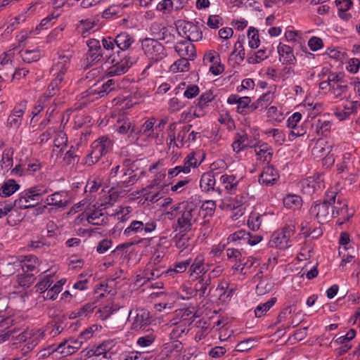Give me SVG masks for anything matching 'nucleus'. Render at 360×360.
<instances>
[{"mask_svg": "<svg viewBox=\"0 0 360 360\" xmlns=\"http://www.w3.org/2000/svg\"><path fill=\"white\" fill-rule=\"evenodd\" d=\"M156 228L157 223L154 219L133 220L124 230L123 235L129 238L143 232L149 233L155 231Z\"/></svg>", "mask_w": 360, "mask_h": 360, "instance_id": "nucleus-8", "label": "nucleus"}, {"mask_svg": "<svg viewBox=\"0 0 360 360\" xmlns=\"http://www.w3.org/2000/svg\"><path fill=\"white\" fill-rule=\"evenodd\" d=\"M129 318L132 320L131 328L135 330L142 329L150 323L149 311L144 309H136L134 311H130Z\"/></svg>", "mask_w": 360, "mask_h": 360, "instance_id": "nucleus-15", "label": "nucleus"}, {"mask_svg": "<svg viewBox=\"0 0 360 360\" xmlns=\"http://www.w3.org/2000/svg\"><path fill=\"white\" fill-rule=\"evenodd\" d=\"M172 210L179 211L177 224L179 229L184 231L191 230L194 225L205 222L200 213V203H195L193 200L174 205Z\"/></svg>", "mask_w": 360, "mask_h": 360, "instance_id": "nucleus-1", "label": "nucleus"}, {"mask_svg": "<svg viewBox=\"0 0 360 360\" xmlns=\"http://www.w3.org/2000/svg\"><path fill=\"white\" fill-rule=\"evenodd\" d=\"M210 282V277L207 278H203L195 284V290L199 292L200 297H204L207 294V288Z\"/></svg>", "mask_w": 360, "mask_h": 360, "instance_id": "nucleus-61", "label": "nucleus"}, {"mask_svg": "<svg viewBox=\"0 0 360 360\" xmlns=\"http://www.w3.org/2000/svg\"><path fill=\"white\" fill-rule=\"evenodd\" d=\"M331 126L332 124L330 121L319 119L316 124V132L318 134L325 135L330 131Z\"/></svg>", "mask_w": 360, "mask_h": 360, "instance_id": "nucleus-58", "label": "nucleus"}, {"mask_svg": "<svg viewBox=\"0 0 360 360\" xmlns=\"http://www.w3.org/2000/svg\"><path fill=\"white\" fill-rule=\"evenodd\" d=\"M20 186L13 179H8L4 182L0 188V196H10L18 191Z\"/></svg>", "mask_w": 360, "mask_h": 360, "instance_id": "nucleus-41", "label": "nucleus"}, {"mask_svg": "<svg viewBox=\"0 0 360 360\" xmlns=\"http://www.w3.org/2000/svg\"><path fill=\"white\" fill-rule=\"evenodd\" d=\"M226 252L229 260L235 262H241L243 261L242 253L239 250L229 248L226 250Z\"/></svg>", "mask_w": 360, "mask_h": 360, "instance_id": "nucleus-62", "label": "nucleus"}, {"mask_svg": "<svg viewBox=\"0 0 360 360\" xmlns=\"http://www.w3.org/2000/svg\"><path fill=\"white\" fill-rule=\"evenodd\" d=\"M335 193L326 191L324 200L322 202H315L309 209V214L317 219L319 223H325L333 218L331 213V205L334 202Z\"/></svg>", "mask_w": 360, "mask_h": 360, "instance_id": "nucleus-4", "label": "nucleus"}, {"mask_svg": "<svg viewBox=\"0 0 360 360\" xmlns=\"http://www.w3.org/2000/svg\"><path fill=\"white\" fill-rule=\"evenodd\" d=\"M117 131L120 134L126 135L130 143H135L138 141V127L129 119L119 120L117 125Z\"/></svg>", "mask_w": 360, "mask_h": 360, "instance_id": "nucleus-12", "label": "nucleus"}, {"mask_svg": "<svg viewBox=\"0 0 360 360\" xmlns=\"http://www.w3.org/2000/svg\"><path fill=\"white\" fill-rule=\"evenodd\" d=\"M249 46L252 49H257L259 46L258 30L253 27H250L248 31Z\"/></svg>", "mask_w": 360, "mask_h": 360, "instance_id": "nucleus-51", "label": "nucleus"}, {"mask_svg": "<svg viewBox=\"0 0 360 360\" xmlns=\"http://www.w3.org/2000/svg\"><path fill=\"white\" fill-rule=\"evenodd\" d=\"M327 191H333L335 193V202L331 205V213L333 217H336L340 215H345L347 211V203L342 195L338 192V188L333 187Z\"/></svg>", "mask_w": 360, "mask_h": 360, "instance_id": "nucleus-19", "label": "nucleus"}, {"mask_svg": "<svg viewBox=\"0 0 360 360\" xmlns=\"http://www.w3.org/2000/svg\"><path fill=\"white\" fill-rule=\"evenodd\" d=\"M13 150L11 148L3 151L1 166L3 169L8 170L13 166Z\"/></svg>", "mask_w": 360, "mask_h": 360, "instance_id": "nucleus-52", "label": "nucleus"}, {"mask_svg": "<svg viewBox=\"0 0 360 360\" xmlns=\"http://www.w3.org/2000/svg\"><path fill=\"white\" fill-rule=\"evenodd\" d=\"M220 182L229 194H233L237 191L239 180L236 175L226 174L221 176Z\"/></svg>", "mask_w": 360, "mask_h": 360, "instance_id": "nucleus-32", "label": "nucleus"}, {"mask_svg": "<svg viewBox=\"0 0 360 360\" xmlns=\"http://www.w3.org/2000/svg\"><path fill=\"white\" fill-rule=\"evenodd\" d=\"M96 302H89L83 305L80 308L76 309L70 314L71 319H75L77 317L86 318L91 314L96 309Z\"/></svg>", "mask_w": 360, "mask_h": 360, "instance_id": "nucleus-38", "label": "nucleus"}, {"mask_svg": "<svg viewBox=\"0 0 360 360\" xmlns=\"http://www.w3.org/2000/svg\"><path fill=\"white\" fill-rule=\"evenodd\" d=\"M266 216L267 215L266 214H259L256 212H252L248 220V225L249 228L253 231L258 230L261 226L263 218Z\"/></svg>", "mask_w": 360, "mask_h": 360, "instance_id": "nucleus-44", "label": "nucleus"}, {"mask_svg": "<svg viewBox=\"0 0 360 360\" xmlns=\"http://www.w3.org/2000/svg\"><path fill=\"white\" fill-rule=\"evenodd\" d=\"M21 207V197L15 200L13 207L11 209L0 202V217L10 212L8 221H13L15 224L20 223L22 221V216L20 214Z\"/></svg>", "mask_w": 360, "mask_h": 360, "instance_id": "nucleus-16", "label": "nucleus"}, {"mask_svg": "<svg viewBox=\"0 0 360 360\" xmlns=\"http://www.w3.org/2000/svg\"><path fill=\"white\" fill-rule=\"evenodd\" d=\"M189 271H191V275L193 274L197 275L200 274H204L208 271V269L206 268V265L205 264V258L203 255H198L195 257L191 265Z\"/></svg>", "mask_w": 360, "mask_h": 360, "instance_id": "nucleus-37", "label": "nucleus"}, {"mask_svg": "<svg viewBox=\"0 0 360 360\" xmlns=\"http://www.w3.org/2000/svg\"><path fill=\"white\" fill-rule=\"evenodd\" d=\"M332 147V144L328 141H319L312 149V154L316 158H326L327 160L331 161L333 163L334 159L332 156H330Z\"/></svg>", "mask_w": 360, "mask_h": 360, "instance_id": "nucleus-24", "label": "nucleus"}, {"mask_svg": "<svg viewBox=\"0 0 360 360\" xmlns=\"http://www.w3.org/2000/svg\"><path fill=\"white\" fill-rule=\"evenodd\" d=\"M279 179L278 171L272 166L268 165L264 167L262 173L259 177V182L265 186L274 185Z\"/></svg>", "mask_w": 360, "mask_h": 360, "instance_id": "nucleus-27", "label": "nucleus"}, {"mask_svg": "<svg viewBox=\"0 0 360 360\" xmlns=\"http://www.w3.org/2000/svg\"><path fill=\"white\" fill-rule=\"evenodd\" d=\"M274 93L268 91L262 94L255 103L252 104V109H257L259 107L262 108H266L274 100Z\"/></svg>", "mask_w": 360, "mask_h": 360, "instance_id": "nucleus-43", "label": "nucleus"}, {"mask_svg": "<svg viewBox=\"0 0 360 360\" xmlns=\"http://www.w3.org/2000/svg\"><path fill=\"white\" fill-rule=\"evenodd\" d=\"M250 195L247 192H242L238 195H236L234 198H231L230 204L229 205L231 208L236 209L239 208L249 200Z\"/></svg>", "mask_w": 360, "mask_h": 360, "instance_id": "nucleus-45", "label": "nucleus"}, {"mask_svg": "<svg viewBox=\"0 0 360 360\" xmlns=\"http://www.w3.org/2000/svg\"><path fill=\"white\" fill-rule=\"evenodd\" d=\"M46 193L42 185L31 187L24 191V201L26 205H38L42 201V195Z\"/></svg>", "mask_w": 360, "mask_h": 360, "instance_id": "nucleus-17", "label": "nucleus"}, {"mask_svg": "<svg viewBox=\"0 0 360 360\" xmlns=\"http://www.w3.org/2000/svg\"><path fill=\"white\" fill-rule=\"evenodd\" d=\"M302 115L300 112L293 113L287 120V127L290 129L288 138L290 140L303 136L307 131L304 127L300 124Z\"/></svg>", "mask_w": 360, "mask_h": 360, "instance_id": "nucleus-14", "label": "nucleus"}, {"mask_svg": "<svg viewBox=\"0 0 360 360\" xmlns=\"http://www.w3.org/2000/svg\"><path fill=\"white\" fill-rule=\"evenodd\" d=\"M250 97H242L237 105V112L240 114L246 115L254 110L255 109H252V104L250 105Z\"/></svg>", "mask_w": 360, "mask_h": 360, "instance_id": "nucleus-48", "label": "nucleus"}, {"mask_svg": "<svg viewBox=\"0 0 360 360\" xmlns=\"http://www.w3.org/2000/svg\"><path fill=\"white\" fill-rule=\"evenodd\" d=\"M64 84L62 82L61 78H54L49 84L44 96L39 100V102L44 104L46 103L49 98L56 95L59 89L63 86Z\"/></svg>", "mask_w": 360, "mask_h": 360, "instance_id": "nucleus-36", "label": "nucleus"}, {"mask_svg": "<svg viewBox=\"0 0 360 360\" xmlns=\"http://www.w3.org/2000/svg\"><path fill=\"white\" fill-rule=\"evenodd\" d=\"M279 60L283 64L295 65L297 59L293 53L292 49L286 44L280 43L277 47Z\"/></svg>", "mask_w": 360, "mask_h": 360, "instance_id": "nucleus-28", "label": "nucleus"}, {"mask_svg": "<svg viewBox=\"0 0 360 360\" xmlns=\"http://www.w3.org/2000/svg\"><path fill=\"white\" fill-rule=\"evenodd\" d=\"M190 58H180L177 60L172 66L171 69L174 72H185L189 70Z\"/></svg>", "mask_w": 360, "mask_h": 360, "instance_id": "nucleus-55", "label": "nucleus"}, {"mask_svg": "<svg viewBox=\"0 0 360 360\" xmlns=\"http://www.w3.org/2000/svg\"><path fill=\"white\" fill-rule=\"evenodd\" d=\"M194 105H192L187 111H184L181 113V117L184 120L191 121L195 117H202L206 114V106H201L198 105V102H194Z\"/></svg>", "mask_w": 360, "mask_h": 360, "instance_id": "nucleus-34", "label": "nucleus"}, {"mask_svg": "<svg viewBox=\"0 0 360 360\" xmlns=\"http://www.w3.org/2000/svg\"><path fill=\"white\" fill-rule=\"evenodd\" d=\"M191 260L186 259L185 261H181L176 263L174 264V269H168L166 271V274L174 276L176 273H183L184 272L188 266L190 265Z\"/></svg>", "mask_w": 360, "mask_h": 360, "instance_id": "nucleus-53", "label": "nucleus"}, {"mask_svg": "<svg viewBox=\"0 0 360 360\" xmlns=\"http://www.w3.org/2000/svg\"><path fill=\"white\" fill-rule=\"evenodd\" d=\"M46 209V205H24V217L27 221L32 224L36 221L37 217L44 212Z\"/></svg>", "mask_w": 360, "mask_h": 360, "instance_id": "nucleus-30", "label": "nucleus"}, {"mask_svg": "<svg viewBox=\"0 0 360 360\" xmlns=\"http://www.w3.org/2000/svg\"><path fill=\"white\" fill-rule=\"evenodd\" d=\"M141 48L148 58V63L146 66L145 71L167 56L165 46L157 39L145 38L141 41Z\"/></svg>", "mask_w": 360, "mask_h": 360, "instance_id": "nucleus-3", "label": "nucleus"}, {"mask_svg": "<svg viewBox=\"0 0 360 360\" xmlns=\"http://www.w3.org/2000/svg\"><path fill=\"white\" fill-rule=\"evenodd\" d=\"M276 302V297H271L267 302L259 304L255 309V314L257 317H262L267 312Z\"/></svg>", "mask_w": 360, "mask_h": 360, "instance_id": "nucleus-47", "label": "nucleus"}, {"mask_svg": "<svg viewBox=\"0 0 360 360\" xmlns=\"http://www.w3.org/2000/svg\"><path fill=\"white\" fill-rule=\"evenodd\" d=\"M57 354H61L63 356H68L75 353L74 348L68 343L67 340H65L60 344L56 345Z\"/></svg>", "mask_w": 360, "mask_h": 360, "instance_id": "nucleus-56", "label": "nucleus"}, {"mask_svg": "<svg viewBox=\"0 0 360 360\" xmlns=\"http://www.w3.org/2000/svg\"><path fill=\"white\" fill-rule=\"evenodd\" d=\"M88 51L85 54V58L88 65H93L101 61L103 58V54L101 43L96 39H89L86 41Z\"/></svg>", "mask_w": 360, "mask_h": 360, "instance_id": "nucleus-11", "label": "nucleus"}, {"mask_svg": "<svg viewBox=\"0 0 360 360\" xmlns=\"http://www.w3.org/2000/svg\"><path fill=\"white\" fill-rule=\"evenodd\" d=\"M271 50L267 49H262L249 56L247 58V62L249 64H257L265 59L268 58L270 56Z\"/></svg>", "mask_w": 360, "mask_h": 360, "instance_id": "nucleus-42", "label": "nucleus"}, {"mask_svg": "<svg viewBox=\"0 0 360 360\" xmlns=\"http://www.w3.org/2000/svg\"><path fill=\"white\" fill-rule=\"evenodd\" d=\"M9 336L12 337L13 345L15 347H20L22 343V332L20 330L13 331L2 330L0 331V345L8 340Z\"/></svg>", "mask_w": 360, "mask_h": 360, "instance_id": "nucleus-35", "label": "nucleus"}, {"mask_svg": "<svg viewBox=\"0 0 360 360\" xmlns=\"http://www.w3.org/2000/svg\"><path fill=\"white\" fill-rule=\"evenodd\" d=\"M37 264V259L35 257L24 256V286L27 283L30 284L34 281L33 276L38 273Z\"/></svg>", "mask_w": 360, "mask_h": 360, "instance_id": "nucleus-18", "label": "nucleus"}, {"mask_svg": "<svg viewBox=\"0 0 360 360\" xmlns=\"http://www.w3.org/2000/svg\"><path fill=\"white\" fill-rule=\"evenodd\" d=\"M249 237V232H247L245 230H239L238 231L234 232L231 234L228 237V240L229 242H239L241 244L245 243V240Z\"/></svg>", "mask_w": 360, "mask_h": 360, "instance_id": "nucleus-54", "label": "nucleus"}, {"mask_svg": "<svg viewBox=\"0 0 360 360\" xmlns=\"http://www.w3.org/2000/svg\"><path fill=\"white\" fill-rule=\"evenodd\" d=\"M113 143L110 138L102 136L95 140L91 144V151L85 158V164L91 166L108 153L112 148Z\"/></svg>", "mask_w": 360, "mask_h": 360, "instance_id": "nucleus-5", "label": "nucleus"}, {"mask_svg": "<svg viewBox=\"0 0 360 360\" xmlns=\"http://www.w3.org/2000/svg\"><path fill=\"white\" fill-rule=\"evenodd\" d=\"M117 86V83L113 79H108L104 82L101 87H99L98 94L101 96H103L104 94H108Z\"/></svg>", "mask_w": 360, "mask_h": 360, "instance_id": "nucleus-59", "label": "nucleus"}, {"mask_svg": "<svg viewBox=\"0 0 360 360\" xmlns=\"http://www.w3.org/2000/svg\"><path fill=\"white\" fill-rule=\"evenodd\" d=\"M274 287V283L268 278H263L259 281L256 286V292L258 295H262L270 292Z\"/></svg>", "mask_w": 360, "mask_h": 360, "instance_id": "nucleus-49", "label": "nucleus"}, {"mask_svg": "<svg viewBox=\"0 0 360 360\" xmlns=\"http://www.w3.org/2000/svg\"><path fill=\"white\" fill-rule=\"evenodd\" d=\"M52 283V276H46L42 281L37 283V285H35L36 291L39 293L44 292L46 290L48 291L49 288L51 285Z\"/></svg>", "mask_w": 360, "mask_h": 360, "instance_id": "nucleus-60", "label": "nucleus"}, {"mask_svg": "<svg viewBox=\"0 0 360 360\" xmlns=\"http://www.w3.org/2000/svg\"><path fill=\"white\" fill-rule=\"evenodd\" d=\"M137 58L131 57L120 51L110 55L105 61L108 68L105 74L109 77L120 76L136 63Z\"/></svg>", "mask_w": 360, "mask_h": 360, "instance_id": "nucleus-2", "label": "nucleus"}, {"mask_svg": "<svg viewBox=\"0 0 360 360\" xmlns=\"http://www.w3.org/2000/svg\"><path fill=\"white\" fill-rule=\"evenodd\" d=\"M71 58L72 53L68 51L60 53L51 70L55 78H61L62 82L65 84L66 83L65 73L70 67Z\"/></svg>", "mask_w": 360, "mask_h": 360, "instance_id": "nucleus-9", "label": "nucleus"}, {"mask_svg": "<svg viewBox=\"0 0 360 360\" xmlns=\"http://www.w3.org/2000/svg\"><path fill=\"white\" fill-rule=\"evenodd\" d=\"M167 270H165L164 267L162 266H157L155 267V265H153L151 263H149L147 269L144 271L143 276H138L137 282L141 283L142 282V284L146 283L148 281L150 280H154L156 278H160L161 276H162L164 274H166Z\"/></svg>", "mask_w": 360, "mask_h": 360, "instance_id": "nucleus-25", "label": "nucleus"}, {"mask_svg": "<svg viewBox=\"0 0 360 360\" xmlns=\"http://www.w3.org/2000/svg\"><path fill=\"white\" fill-rule=\"evenodd\" d=\"M48 205H53L57 207H64L67 205L66 201L61 199V195L59 193H55L49 195L46 199Z\"/></svg>", "mask_w": 360, "mask_h": 360, "instance_id": "nucleus-57", "label": "nucleus"}, {"mask_svg": "<svg viewBox=\"0 0 360 360\" xmlns=\"http://www.w3.org/2000/svg\"><path fill=\"white\" fill-rule=\"evenodd\" d=\"M108 177L109 180L120 189L134 184L138 180L136 174H128V172L121 169L120 165L110 169Z\"/></svg>", "mask_w": 360, "mask_h": 360, "instance_id": "nucleus-7", "label": "nucleus"}, {"mask_svg": "<svg viewBox=\"0 0 360 360\" xmlns=\"http://www.w3.org/2000/svg\"><path fill=\"white\" fill-rule=\"evenodd\" d=\"M26 166L25 169H24V174L27 175H33L37 171H39L41 167V164L39 160L36 158L29 159L27 157L25 164L24 167Z\"/></svg>", "mask_w": 360, "mask_h": 360, "instance_id": "nucleus-46", "label": "nucleus"}, {"mask_svg": "<svg viewBox=\"0 0 360 360\" xmlns=\"http://www.w3.org/2000/svg\"><path fill=\"white\" fill-rule=\"evenodd\" d=\"M253 148L257 160L266 163L271 162L274 150L267 143L257 141Z\"/></svg>", "mask_w": 360, "mask_h": 360, "instance_id": "nucleus-22", "label": "nucleus"}, {"mask_svg": "<svg viewBox=\"0 0 360 360\" xmlns=\"http://www.w3.org/2000/svg\"><path fill=\"white\" fill-rule=\"evenodd\" d=\"M175 51L183 58H190L193 60L195 57V46L188 41H181L174 46Z\"/></svg>", "mask_w": 360, "mask_h": 360, "instance_id": "nucleus-26", "label": "nucleus"}, {"mask_svg": "<svg viewBox=\"0 0 360 360\" xmlns=\"http://www.w3.org/2000/svg\"><path fill=\"white\" fill-rule=\"evenodd\" d=\"M116 309H113L110 306H105L102 309H99L95 313L97 319L104 321L110 316Z\"/></svg>", "mask_w": 360, "mask_h": 360, "instance_id": "nucleus-64", "label": "nucleus"}, {"mask_svg": "<svg viewBox=\"0 0 360 360\" xmlns=\"http://www.w3.org/2000/svg\"><path fill=\"white\" fill-rule=\"evenodd\" d=\"M115 347V342L114 340L104 341L94 349L93 354L97 357L102 356L105 359H111L115 354L113 351Z\"/></svg>", "mask_w": 360, "mask_h": 360, "instance_id": "nucleus-29", "label": "nucleus"}, {"mask_svg": "<svg viewBox=\"0 0 360 360\" xmlns=\"http://www.w3.org/2000/svg\"><path fill=\"white\" fill-rule=\"evenodd\" d=\"M192 125L188 124L184 126L179 131L176 136L177 141L181 143V146H184L185 144L188 146L193 142H195L198 138L200 137L199 132L191 131Z\"/></svg>", "mask_w": 360, "mask_h": 360, "instance_id": "nucleus-23", "label": "nucleus"}, {"mask_svg": "<svg viewBox=\"0 0 360 360\" xmlns=\"http://www.w3.org/2000/svg\"><path fill=\"white\" fill-rule=\"evenodd\" d=\"M295 232V222L289 220L281 229L275 231L269 242L270 247L286 249L291 246L290 238Z\"/></svg>", "mask_w": 360, "mask_h": 360, "instance_id": "nucleus-6", "label": "nucleus"}, {"mask_svg": "<svg viewBox=\"0 0 360 360\" xmlns=\"http://www.w3.org/2000/svg\"><path fill=\"white\" fill-rule=\"evenodd\" d=\"M102 185V181L100 178L96 177L93 180L88 181L85 186V192H89L90 193H96L98 191Z\"/></svg>", "mask_w": 360, "mask_h": 360, "instance_id": "nucleus-63", "label": "nucleus"}, {"mask_svg": "<svg viewBox=\"0 0 360 360\" xmlns=\"http://www.w3.org/2000/svg\"><path fill=\"white\" fill-rule=\"evenodd\" d=\"M155 124V118L150 117L142 124L141 128L138 127V139L141 136H145L146 137H154L153 131Z\"/></svg>", "mask_w": 360, "mask_h": 360, "instance_id": "nucleus-39", "label": "nucleus"}, {"mask_svg": "<svg viewBox=\"0 0 360 360\" xmlns=\"http://www.w3.org/2000/svg\"><path fill=\"white\" fill-rule=\"evenodd\" d=\"M283 202L286 208L295 210L301 207L302 200L298 195L289 193L283 198Z\"/></svg>", "mask_w": 360, "mask_h": 360, "instance_id": "nucleus-40", "label": "nucleus"}, {"mask_svg": "<svg viewBox=\"0 0 360 360\" xmlns=\"http://www.w3.org/2000/svg\"><path fill=\"white\" fill-rule=\"evenodd\" d=\"M215 177L212 172H206L202 175L200 181V186L202 191L210 192L216 191L220 194L221 193V190L219 188L215 189Z\"/></svg>", "mask_w": 360, "mask_h": 360, "instance_id": "nucleus-31", "label": "nucleus"}, {"mask_svg": "<svg viewBox=\"0 0 360 360\" xmlns=\"http://www.w3.org/2000/svg\"><path fill=\"white\" fill-rule=\"evenodd\" d=\"M134 43V37L127 32H122L115 37L116 47L119 49L117 51L125 53Z\"/></svg>", "mask_w": 360, "mask_h": 360, "instance_id": "nucleus-33", "label": "nucleus"}, {"mask_svg": "<svg viewBox=\"0 0 360 360\" xmlns=\"http://www.w3.org/2000/svg\"><path fill=\"white\" fill-rule=\"evenodd\" d=\"M179 34L190 42L198 41L202 38V32L200 27L191 22L183 21L178 26Z\"/></svg>", "mask_w": 360, "mask_h": 360, "instance_id": "nucleus-10", "label": "nucleus"}, {"mask_svg": "<svg viewBox=\"0 0 360 360\" xmlns=\"http://www.w3.org/2000/svg\"><path fill=\"white\" fill-rule=\"evenodd\" d=\"M257 142L245 131H240L236 133L232 148L235 152L239 153L247 148H253Z\"/></svg>", "mask_w": 360, "mask_h": 360, "instance_id": "nucleus-21", "label": "nucleus"}, {"mask_svg": "<svg viewBox=\"0 0 360 360\" xmlns=\"http://www.w3.org/2000/svg\"><path fill=\"white\" fill-rule=\"evenodd\" d=\"M7 122L11 127H19L22 122V110L21 109L15 110L8 117Z\"/></svg>", "mask_w": 360, "mask_h": 360, "instance_id": "nucleus-50", "label": "nucleus"}, {"mask_svg": "<svg viewBox=\"0 0 360 360\" xmlns=\"http://www.w3.org/2000/svg\"><path fill=\"white\" fill-rule=\"evenodd\" d=\"M88 222L93 225H104L108 223V217L106 215L104 209L96 207L93 205L86 212Z\"/></svg>", "mask_w": 360, "mask_h": 360, "instance_id": "nucleus-20", "label": "nucleus"}, {"mask_svg": "<svg viewBox=\"0 0 360 360\" xmlns=\"http://www.w3.org/2000/svg\"><path fill=\"white\" fill-rule=\"evenodd\" d=\"M324 187L325 184L323 174L319 173L314 176L307 177L302 182L303 193L309 195L321 191Z\"/></svg>", "mask_w": 360, "mask_h": 360, "instance_id": "nucleus-13", "label": "nucleus"}]
</instances>
